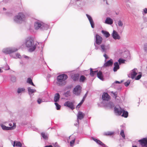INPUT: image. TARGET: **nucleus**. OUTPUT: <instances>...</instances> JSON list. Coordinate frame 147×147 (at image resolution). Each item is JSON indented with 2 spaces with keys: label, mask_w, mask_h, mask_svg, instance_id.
<instances>
[{
  "label": "nucleus",
  "mask_w": 147,
  "mask_h": 147,
  "mask_svg": "<svg viewBox=\"0 0 147 147\" xmlns=\"http://www.w3.org/2000/svg\"><path fill=\"white\" fill-rule=\"evenodd\" d=\"M39 44L38 42L34 41L33 37H28V51L30 53L35 51Z\"/></svg>",
  "instance_id": "obj_1"
},
{
  "label": "nucleus",
  "mask_w": 147,
  "mask_h": 147,
  "mask_svg": "<svg viewBox=\"0 0 147 147\" xmlns=\"http://www.w3.org/2000/svg\"><path fill=\"white\" fill-rule=\"evenodd\" d=\"M26 20L25 16L22 13H19L18 14L14 17V21L18 22V21L22 22L25 21Z\"/></svg>",
  "instance_id": "obj_2"
},
{
  "label": "nucleus",
  "mask_w": 147,
  "mask_h": 147,
  "mask_svg": "<svg viewBox=\"0 0 147 147\" xmlns=\"http://www.w3.org/2000/svg\"><path fill=\"white\" fill-rule=\"evenodd\" d=\"M9 127H7L4 125H1V126L2 129L4 130H11L14 129L16 127L15 123H9Z\"/></svg>",
  "instance_id": "obj_3"
},
{
  "label": "nucleus",
  "mask_w": 147,
  "mask_h": 147,
  "mask_svg": "<svg viewBox=\"0 0 147 147\" xmlns=\"http://www.w3.org/2000/svg\"><path fill=\"white\" fill-rule=\"evenodd\" d=\"M67 75L65 74H62L59 75L57 77V84L59 85H60V83L64 81L67 79Z\"/></svg>",
  "instance_id": "obj_4"
},
{
  "label": "nucleus",
  "mask_w": 147,
  "mask_h": 147,
  "mask_svg": "<svg viewBox=\"0 0 147 147\" xmlns=\"http://www.w3.org/2000/svg\"><path fill=\"white\" fill-rule=\"evenodd\" d=\"M18 50V49L15 48H6L3 50V52L5 53L9 54L17 51Z\"/></svg>",
  "instance_id": "obj_5"
},
{
  "label": "nucleus",
  "mask_w": 147,
  "mask_h": 147,
  "mask_svg": "<svg viewBox=\"0 0 147 147\" xmlns=\"http://www.w3.org/2000/svg\"><path fill=\"white\" fill-rule=\"evenodd\" d=\"M138 70L136 69H134L130 71V74L128 75L129 78H131L132 79H134L138 73Z\"/></svg>",
  "instance_id": "obj_6"
},
{
  "label": "nucleus",
  "mask_w": 147,
  "mask_h": 147,
  "mask_svg": "<svg viewBox=\"0 0 147 147\" xmlns=\"http://www.w3.org/2000/svg\"><path fill=\"white\" fill-rule=\"evenodd\" d=\"M81 87L80 85L76 86L73 90V93L76 95H79L81 92Z\"/></svg>",
  "instance_id": "obj_7"
},
{
  "label": "nucleus",
  "mask_w": 147,
  "mask_h": 147,
  "mask_svg": "<svg viewBox=\"0 0 147 147\" xmlns=\"http://www.w3.org/2000/svg\"><path fill=\"white\" fill-rule=\"evenodd\" d=\"M64 106L68 107L72 110L75 108L74 102L69 101L66 102L64 103Z\"/></svg>",
  "instance_id": "obj_8"
},
{
  "label": "nucleus",
  "mask_w": 147,
  "mask_h": 147,
  "mask_svg": "<svg viewBox=\"0 0 147 147\" xmlns=\"http://www.w3.org/2000/svg\"><path fill=\"white\" fill-rule=\"evenodd\" d=\"M142 147H147V138H144L139 140Z\"/></svg>",
  "instance_id": "obj_9"
},
{
  "label": "nucleus",
  "mask_w": 147,
  "mask_h": 147,
  "mask_svg": "<svg viewBox=\"0 0 147 147\" xmlns=\"http://www.w3.org/2000/svg\"><path fill=\"white\" fill-rule=\"evenodd\" d=\"M100 50L102 52L106 53L107 51L109 49L110 46L109 45H105L102 44L100 45Z\"/></svg>",
  "instance_id": "obj_10"
},
{
  "label": "nucleus",
  "mask_w": 147,
  "mask_h": 147,
  "mask_svg": "<svg viewBox=\"0 0 147 147\" xmlns=\"http://www.w3.org/2000/svg\"><path fill=\"white\" fill-rule=\"evenodd\" d=\"M95 42L96 44L100 45L102 43V38L101 36L98 34H96L95 36Z\"/></svg>",
  "instance_id": "obj_11"
},
{
  "label": "nucleus",
  "mask_w": 147,
  "mask_h": 147,
  "mask_svg": "<svg viewBox=\"0 0 147 147\" xmlns=\"http://www.w3.org/2000/svg\"><path fill=\"white\" fill-rule=\"evenodd\" d=\"M102 98L104 100L107 101L111 99L110 96L107 92L103 93L102 96Z\"/></svg>",
  "instance_id": "obj_12"
},
{
  "label": "nucleus",
  "mask_w": 147,
  "mask_h": 147,
  "mask_svg": "<svg viewBox=\"0 0 147 147\" xmlns=\"http://www.w3.org/2000/svg\"><path fill=\"white\" fill-rule=\"evenodd\" d=\"M114 111L117 114L120 115L123 112V109L119 107V108H117L115 107H114Z\"/></svg>",
  "instance_id": "obj_13"
},
{
  "label": "nucleus",
  "mask_w": 147,
  "mask_h": 147,
  "mask_svg": "<svg viewBox=\"0 0 147 147\" xmlns=\"http://www.w3.org/2000/svg\"><path fill=\"white\" fill-rule=\"evenodd\" d=\"M112 36L113 38L115 40H119L120 39V37L118 33L114 30L113 31Z\"/></svg>",
  "instance_id": "obj_14"
},
{
  "label": "nucleus",
  "mask_w": 147,
  "mask_h": 147,
  "mask_svg": "<svg viewBox=\"0 0 147 147\" xmlns=\"http://www.w3.org/2000/svg\"><path fill=\"white\" fill-rule=\"evenodd\" d=\"M85 115L81 112H78L77 115V121L78 124H79V119L81 120L84 117Z\"/></svg>",
  "instance_id": "obj_15"
},
{
  "label": "nucleus",
  "mask_w": 147,
  "mask_h": 147,
  "mask_svg": "<svg viewBox=\"0 0 147 147\" xmlns=\"http://www.w3.org/2000/svg\"><path fill=\"white\" fill-rule=\"evenodd\" d=\"M92 139L94 141L96 142L98 144L101 145L103 147H107V146L105 144H104L102 142L99 140H97V139L94 138L93 137H92Z\"/></svg>",
  "instance_id": "obj_16"
},
{
  "label": "nucleus",
  "mask_w": 147,
  "mask_h": 147,
  "mask_svg": "<svg viewBox=\"0 0 147 147\" xmlns=\"http://www.w3.org/2000/svg\"><path fill=\"white\" fill-rule=\"evenodd\" d=\"M71 78L74 81H77L79 79V75L78 74H74L71 76Z\"/></svg>",
  "instance_id": "obj_17"
},
{
  "label": "nucleus",
  "mask_w": 147,
  "mask_h": 147,
  "mask_svg": "<svg viewBox=\"0 0 147 147\" xmlns=\"http://www.w3.org/2000/svg\"><path fill=\"white\" fill-rule=\"evenodd\" d=\"M113 61L112 59H110V60L106 62L105 63L103 66L104 67H107L109 66H111L113 64Z\"/></svg>",
  "instance_id": "obj_18"
},
{
  "label": "nucleus",
  "mask_w": 147,
  "mask_h": 147,
  "mask_svg": "<svg viewBox=\"0 0 147 147\" xmlns=\"http://www.w3.org/2000/svg\"><path fill=\"white\" fill-rule=\"evenodd\" d=\"M41 26L42 24L41 23L37 22H35L34 24V27L35 29L37 30L39 28L41 29Z\"/></svg>",
  "instance_id": "obj_19"
},
{
  "label": "nucleus",
  "mask_w": 147,
  "mask_h": 147,
  "mask_svg": "<svg viewBox=\"0 0 147 147\" xmlns=\"http://www.w3.org/2000/svg\"><path fill=\"white\" fill-rule=\"evenodd\" d=\"M113 20L109 17L107 18L105 20V23L108 24H112L113 23Z\"/></svg>",
  "instance_id": "obj_20"
},
{
  "label": "nucleus",
  "mask_w": 147,
  "mask_h": 147,
  "mask_svg": "<svg viewBox=\"0 0 147 147\" xmlns=\"http://www.w3.org/2000/svg\"><path fill=\"white\" fill-rule=\"evenodd\" d=\"M114 67L113 68V70L114 72H116L119 68V65L117 62H115L114 63Z\"/></svg>",
  "instance_id": "obj_21"
},
{
  "label": "nucleus",
  "mask_w": 147,
  "mask_h": 147,
  "mask_svg": "<svg viewBox=\"0 0 147 147\" xmlns=\"http://www.w3.org/2000/svg\"><path fill=\"white\" fill-rule=\"evenodd\" d=\"M60 98V96L59 93H56L55 95L54 101L55 102L59 101Z\"/></svg>",
  "instance_id": "obj_22"
},
{
  "label": "nucleus",
  "mask_w": 147,
  "mask_h": 147,
  "mask_svg": "<svg viewBox=\"0 0 147 147\" xmlns=\"http://www.w3.org/2000/svg\"><path fill=\"white\" fill-rule=\"evenodd\" d=\"M97 75L98 78L102 80H104V78L102 76V73L101 71H99L98 72V73H97Z\"/></svg>",
  "instance_id": "obj_23"
},
{
  "label": "nucleus",
  "mask_w": 147,
  "mask_h": 147,
  "mask_svg": "<svg viewBox=\"0 0 147 147\" xmlns=\"http://www.w3.org/2000/svg\"><path fill=\"white\" fill-rule=\"evenodd\" d=\"M86 78L84 75L80 76L79 78V81L80 82H84L86 80Z\"/></svg>",
  "instance_id": "obj_24"
},
{
  "label": "nucleus",
  "mask_w": 147,
  "mask_h": 147,
  "mask_svg": "<svg viewBox=\"0 0 147 147\" xmlns=\"http://www.w3.org/2000/svg\"><path fill=\"white\" fill-rule=\"evenodd\" d=\"M90 75L91 76L93 77L95 75L97 74V73L98 72V71H93L92 69L91 68H90Z\"/></svg>",
  "instance_id": "obj_25"
},
{
  "label": "nucleus",
  "mask_w": 147,
  "mask_h": 147,
  "mask_svg": "<svg viewBox=\"0 0 147 147\" xmlns=\"http://www.w3.org/2000/svg\"><path fill=\"white\" fill-rule=\"evenodd\" d=\"M101 32L103 34L104 36L107 38L109 37L110 35L109 32L107 31L102 30Z\"/></svg>",
  "instance_id": "obj_26"
},
{
  "label": "nucleus",
  "mask_w": 147,
  "mask_h": 147,
  "mask_svg": "<svg viewBox=\"0 0 147 147\" xmlns=\"http://www.w3.org/2000/svg\"><path fill=\"white\" fill-rule=\"evenodd\" d=\"M15 146L21 147L22 146V144L20 142L15 141L14 142L13 146L14 147Z\"/></svg>",
  "instance_id": "obj_27"
},
{
  "label": "nucleus",
  "mask_w": 147,
  "mask_h": 147,
  "mask_svg": "<svg viewBox=\"0 0 147 147\" xmlns=\"http://www.w3.org/2000/svg\"><path fill=\"white\" fill-rule=\"evenodd\" d=\"M36 92V90L32 89L30 87H28V93L29 95H31L33 93Z\"/></svg>",
  "instance_id": "obj_28"
},
{
  "label": "nucleus",
  "mask_w": 147,
  "mask_h": 147,
  "mask_svg": "<svg viewBox=\"0 0 147 147\" xmlns=\"http://www.w3.org/2000/svg\"><path fill=\"white\" fill-rule=\"evenodd\" d=\"M49 28V26L46 24H42L41 29L42 30H47Z\"/></svg>",
  "instance_id": "obj_29"
},
{
  "label": "nucleus",
  "mask_w": 147,
  "mask_h": 147,
  "mask_svg": "<svg viewBox=\"0 0 147 147\" xmlns=\"http://www.w3.org/2000/svg\"><path fill=\"white\" fill-rule=\"evenodd\" d=\"M114 105L112 102H109L106 104V106L110 108H112L114 107Z\"/></svg>",
  "instance_id": "obj_30"
},
{
  "label": "nucleus",
  "mask_w": 147,
  "mask_h": 147,
  "mask_svg": "<svg viewBox=\"0 0 147 147\" xmlns=\"http://www.w3.org/2000/svg\"><path fill=\"white\" fill-rule=\"evenodd\" d=\"M123 114L122 115V116L125 118H127L128 116V113L127 111H125L124 110H123Z\"/></svg>",
  "instance_id": "obj_31"
},
{
  "label": "nucleus",
  "mask_w": 147,
  "mask_h": 147,
  "mask_svg": "<svg viewBox=\"0 0 147 147\" xmlns=\"http://www.w3.org/2000/svg\"><path fill=\"white\" fill-rule=\"evenodd\" d=\"M89 21L91 26L92 28H94V24L92 18L88 20Z\"/></svg>",
  "instance_id": "obj_32"
},
{
  "label": "nucleus",
  "mask_w": 147,
  "mask_h": 147,
  "mask_svg": "<svg viewBox=\"0 0 147 147\" xmlns=\"http://www.w3.org/2000/svg\"><path fill=\"white\" fill-rule=\"evenodd\" d=\"M114 134L113 132L108 131L104 133V135L106 136H110L113 135Z\"/></svg>",
  "instance_id": "obj_33"
},
{
  "label": "nucleus",
  "mask_w": 147,
  "mask_h": 147,
  "mask_svg": "<svg viewBox=\"0 0 147 147\" xmlns=\"http://www.w3.org/2000/svg\"><path fill=\"white\" fill-rule=\"evenodd\" d=\"M41 136L45 140H46L48 138L47 134L44 132H42L41 133Z\"/></svg>",
  "instance_id": "obj_34"
},
{
  "label": "nucleus",
  "mask_w": 147,
  "mask_h": 147,
  "mask_svg": "<svg viewBox=\"0 0 147 147\" xmlns=\"http://www.w3.org/2000/svg\"><path fill=\"white\" fill-rule=\"evenodd\" d=\"M63 95H64L65 97H68L70 95V91H68L66 92H65L63 93Z\"/></svg>",
  "instance_id": "obj_35"
},
{
  "label": "nucleus",
  "mask_w": 147,
  "mask_h": 147,
  "mask_svg": "<svg viewBox=\"0 0 147 147\" xmlns=\"http://www.w3.org/2000/svg\"><path fill=\"white\" fill-rule=\"evenodd\" d=\"M28 83L33 86H35L32 82V80L30 78H28Z\"/></svg>",
  "instance_id": "obj_36"
},
{
  "label": "nucleus",
  "mask_w": 147,
  "mask_h": 147,
  "mask_svg": "<svg viewBox=\"0 0 147 147\" xmlns=\"http://www.w3.org/2000/svg\"><path fill=\"white\" fill-rule=\"evenodd\" d=\"M125 60H124L121 58L119 59L118 60L119 64H121V63H125Z\"/></svg>",
  "instance_id": "obj_37"
},
{
  "label": "nucleus",
  "mask_w": 147,
  "mask_h": 147,
  "mask_svg": "<svg viewBox=\"0 0 147 147\" xmlns=\"http://www.w3.org/2000/svg\"><path fill=\"white\" fill-rule=\"evenodd\" d=\"M25 90V89L24 88H19L18 90V93H20L22 92H24Z\"/></svg>",
  "instance_id": "obj_38"
},
{
  "label": "nucleus",
  "mask_w": 147,
  "mask_h": 147,
  "mask_svg": "<svg viewBox=\"0 0 147 147\" xmlns=\"http://www.w3.org/2000/svg\"><path fill=\"white\" fill-rule=\"evenodd\" d=\"M55 104L56 107V109L57 110H59L61 108V106L57 102H55Z\"/></svg>",
  "instance_id": "obj_39"
},
{
  "label": "nucleus",
  "mask_w": 147,
  "mask_h": 147,
  "mask_svg": "<svg viewBox=\"0 0 147 147\" xmlns=\"http://www.w3.org/2000/svg\"><path fill=\"white\" fill-rule=\"evenodd\" d=\"M120 135L123 138L125 137V135L124 133V131L123 130H121L120 132Z\"/></svg>",
  "instance_id": "obj_40"
},
{
  "label": "nucleus",
  "mask_w": 147,
  "mask_h": 147,
  "mask_svg": "<svg viewBox=\"0 0 147 147\" xmlns=\"http://www.w3.org/2000/svg\"><path fill=\"white\" fill-rule=\"evenodd\" d=\"M118 24L119 26L122 27L123 26V23L121 20H119L118 21Z\"/></svg>",
  "instance_id": "obj_41"
},
{
  "label": "nucleus",
  "mask_w": 147,
  "mask_h": 147,
  "mask_svg": "<svg viewBox=\"0 0 147 147\" xmlns=\"http://www.w3.org/2000/svg\"><path fill=\"white\" fill-rule=\"evenodd\" d=\"M130 83V81L128 80L124 83V85L126 86L127 87L129 86Z\"/></svg>",
  "instance_id": "obj_42"
},
{
  "label": "nucleus",
  "mask_w": 147,
  "mask_h": 147,
  "mask_svg": "<svg viewBox=\"0 0 147 147\" xmlns=\"http://www.w3.org/2000/svg\"><path fill=\"white\" fill-rule=\"evenodd\" d=\"M142 76V74H140L138 75L135 78V79L136 80H139Z\"/></svg>",
  "instance_id": "obj_43"
},
{
  "label": "nucleus",
  "mask_w": 147,
  "mask_h": 147,
  "mask_svg": "<svg viewBox=\"0 0 147 147\" xmlns=\"http://www.w3.org/2000/svg\"><path fill=\"white\" fill-rule=\"evenodd\" d=\"M144 51L147 53V43H146L144 45Z\"/></svg>",
  "instance_id": "obj_44"
},
{
  "label": "nucleus",
  "mask_w": 147,
  "mask_h": 147,
  "mask_svg": "<svg viewBox=\"0 0 147 147\" xmlns=\"http://www.w3.org/2000/svg\"><path fill=\"white\" fill-rule=\"evenodd\" d=\"M75 139H74L72 140L70 142V146H73L74 145V144L75 142Z\"/></svg>",
  "instance_id": "obj_45"
},
{
  "label": "nucleus",
  "mask_w": 147,
  "mask_h": 147,
  "mask_svg": "<svg viewBox=\"0 0 147 147\" xmlns=\"http://www.w3.org/2000/svg\"><path fill=\"white\" fill-rule=\"evenodd\" d=\"M113 94L115 96V99H116V98L117 97V92H114Z\"/></svg>",
  "instance_id": "obj_46"
},
{
  "label": "nucleus",
  "mask_w": 147,
  "mask_h": 147,
  "mask_svg": "<svg viewBox=\"0 0 147 147\" xmlns=\"http://www.w3.org/2000/svg\"><path fill=\"white\" fill-rule=\"evenodd\" d=\"M103 56L105 57V61H106V59H107L109 58V57L106 54H105Z\"/></svg>",
  "instance_id": "obj_47"
},
{
  "label": "nucleus",
  "mask_w": 147,
  "mask_h": 147,
  "mask_svg": "<svg viewBox=\"0 0 147 147\" xmlns=\"http://www.w3.org/2000/svg\"><path fill=\"white\" fill-rule=\"evenodd\" d=\"M37 102L39 104H40L42 102V99L40 98H38L37 100Z\"/></svg>",
  "instance_id": "obj_48"
},
{
  "label": "nucleus",
  "mask_w": 147,
  "mask_h": 147,
  "mask_svg": "<svg viewBox=\"0 0 147 147\" xmlns=\"http://www.w3.org/2000/svg\"><path fill=\"white\" fill-rule=\"evenodd\" d=\"M143 10L144 13H147V8H145L143 9Z\"/></svg>",
  "instance_id": "obj_49"
},
{
  "label": "nucleus",
  "mask_w": 147,
  "mask_h": 147,
  "mask_svg": "<svg viewBox=\"0 0 147 147\" xmlns=\"http://www.w3.org/2000/svg\"><path fill=\"white\" fill-rule=\"evenodd\" d=\"M16 57L17 58H20L21 57V55L20 54L18 53H17L16 54Z\"/></svg>",
  "instance_id": "obj_50"
},
{
  "label": "nucleus",
  "mask_w": 147,
  "mask_h": 147,
  "mask_svg": "<svg viewBox=\"0 0 147 147\" xmlns=\"http://www.w3.org/2000/svg\"><path fill=\"white\" fill-rule=\"evenodd\" d=\"M86 15L88 20L92 18L91 16L88 14H86Z\"/></svg>",
  "instance_id": "obj_51"
},
{
  "label": "nucleus",
  "mask_w": 147,
  "mask_h": 147,
  "mask_svg": "<svg viewBox=\"0 0 147 147\" xmlns=\"http://www.w3.org/2000/svg\"><path fill=\"white\" fill-rule=\"evenodd\" d=\"M123 82V81L122 80H121L120 82H119L118 81H116L115 82V83H116L120 84V83H121L122 82Z\"/></svg>",
  "instance_id": "obj_52"
},
{
  "label": "nucleus",
  "mask_w": 147,
  "mask_h": 147,
  "mask_svg": "<svg viewBox=\"0 0 147 147\" xmlns=\"http://www.w3.org/2000/svg\"><path fill=\"white\" fill-rule=\"evenodd\" d=\"M88 92H87L86 93V94H85V95H84V96L83 98H84V99H85V98H86V97L87 95V94H88Z\"/></svg>",
  "instance_id": "obj_53"
},
{
  "label": "nucleus",
  "mask_w": 147,
  "mask_h": 147,
  "mask_svg": "<svg viewBox=\"0 0 147 147\" xmlns=\"http://www.w3.org/2000/svg\"><path fill=\"white\" fill-rule=\"evenodd\" d=\"M94 45L95 46V49L96 50H97L98 49V46H97L95 44H94Z\"/></svg>",
  "instance_id": "obj_54"
},
{
  "label": "nucleus",
  "mask_w": 147,
  "mask_h": 147,
  "mask_svg": "<svg viewBox=\"0 0 147 147\" xmlns=\"http://www.w3.org/2000/svg\"><path fill=\"white\" fill-rule=\"evenodd\" d=\"M82 103H81V102H80L78 104L77 106V107H79L82 104Z\"/></svg>",
  "instance_id": "obj_55"
},
{
  "label": "nucleus",
  "mask_w": 147,
  "mask_h": 147,
  "mask_svg": "<svg viewBox=\"0 0 147 147\" xmlns=\"http://www.w3.org/2000/svg\"><path fill=\"white\" fill-rule=\"evenodd\" d=\"M11 81L14 82V80H15V81L16 80V78L14 77H12L11 78Z\"/></svg>",
  "instance_id": "obj_56"
},
{
  "label": "nucleus",
  "mask_w": 147,
  "mask_h": 147,
  "mask_svg": "<svg viewBox=\"0 0 147 147\" xmlns=\"http://www.w3.org/2000/svg\"><path fill=\"white\" fill-rule=\"evenodd\" d=\"M85 99H84V98H83L82 100H81L80 102H81V103H83L84 102V101Z\"/></svg>",
  "instance_id": "obj_57"
},
{
  "label": "nucleus",
  "mask_w": 147,
  "mask_h": 147,
  "mask_svg": "<svg viewBox=\"0 0 147 147\" xmlns=\"http://www.w3.org/2000/svg\"><path fill=\"white\" fill-rule=\"evenodd\" d=\"M45 147H53V146L51 145H49L46 146Z\"/></svg>",
  "instance_id": "obj_58"
},
{
  "label": "nucleus",
  "mask_w": 147,
  "mask_h": 147,
  "mask_svg": "<svg viewBox=\"0 0 147 147\" xmlns=\"http://www.w3.org/2000/svg\"><path fill=\"white\" fill-rule=\"evenodd\" d=\"M116 100L118 102L119 101H120V100L119 98H116Z\"/></svg>",
  "instance_id": "obj_59"
},
{
  "label": "nucleus",
  "mask_w": 147,
  "mask_h": 147,
  "mask_svg": "<svg viewBox=\"0 0 147 147\" xmlns=\"http://www.w3.org/2000/svg\"><path fill=\"white\" fill-rule=\"evenodd\" d=\"M79 124H78V123H75L74 124V125L76 126H77V125H78Z\"/></svg>",
  "instance_id": "obj_60"
},
{
  "label": "nucleus",
  "mask_w": 147,
  "mask_h": 147,
  "mask_svg": "<svg viewBox=\"0 0 147 147\" xmlns=\"http://www.w3.org/2000/svg\"><path fill=\"white\" fill-rule=\"evenodd\" d=\"M103 1H104V2H105V1H106V3L107 4H108V3H107V0H103Z\"/></svg>",
  "instance_id": "obj_61"
},
{
  "label": "nucleus",
  "mask_w": 147,
  "mask_h": 147,
  "mask_svg": "<svg viewBox=\"0 0 147 147\" xmlns=\"http://www.w3.org/2000/svg\"><path fill=\"white\" fill-rule=\"evenodd\" d=\"M3 10H6V9L5 8H3Z\"/></svg>",
  "instance_id": "obj_62"
},
{
  "label": "nucleus",
  "mask_w": 147,
  "mask_h": 147,
  "mask_svg": "<svg viewBox=\"0 0 147 147\" xmlns=\"http://www.w3.org/2000/svg\"><path fill=\"white\" fill-rule=\"evenodd\" d=\"M111 93L113 94L114 92L113 91H111Z\"/></svg>",
  "instance_id": "obj_63"
},
{
  "label": "nucleus",
  "mask_w": 147,
  "mask_h": 147,
  "mask_svg": "<svg viewBox=\"0 0 147 147\" xmlns=\"http://www.w3.org/2000/svg\"><path fill=\"white\" fill-rule=\"evenodd\" d=\"M48 76V77H50V75H49Z\"/></svg>",
  "instance_id": "obj_64"
}]
</instances>
